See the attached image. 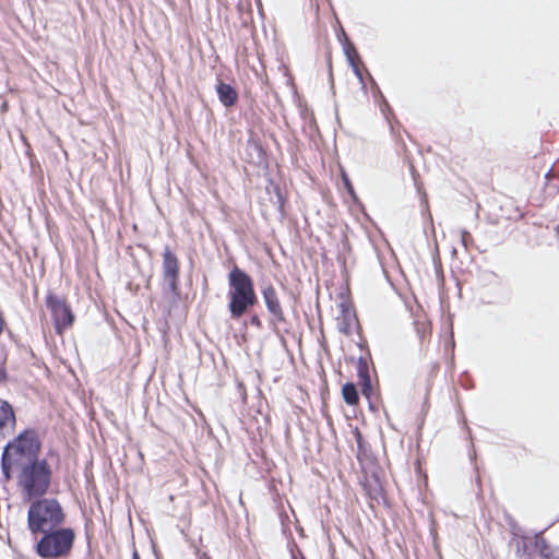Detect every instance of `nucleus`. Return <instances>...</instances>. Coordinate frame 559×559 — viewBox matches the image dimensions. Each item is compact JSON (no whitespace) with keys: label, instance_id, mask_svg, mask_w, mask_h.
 <instances>
[{"label":"nucleus","instance_id":"obj_1","mask_svg":"<svg viewBox=\"0 0 559 559\" xmlns=\"http://www.w3.org/2000/svg\"><path fill=\"white\" fill-rule=\"evenodd\" d=\"M228 311L233 320H239L258 304L252 277L235 265L228 273Z\"/></svg>","mask_w":559,"mask_h":559},{"label":"nucleus","instance_id":"obj_2","mask_svg":"<svg viewBox=\"0 0 559 559\" xmlns=\"http://www.w3.org/2000/svg\"><path fill=\"white\" fill-rule=\"evenodd\" d=\"M66 512L57 498L35 497L27 510L26 524L33 538L40 533L63 525Z\"/></svg>","mask_w":559,"mask_h":559},{"label":"nucleus","instance_id":"obj_3","mask_svg":"<svg viewBox=\"0 0 559 559\" xmlns=\"http://www.w3.org/2000/svg\"><path fill=\"white\" fill-rule=\"evenodd\" d=\"M39 536L34 545V551L41 559L69 558L76 538L74 528L63 525L45 531Z\"/></svg>","mask_w":559,"mask_h":559},{"label":"nucleus","instance_id":"obj_4","mask_svg":"<svg viewBox=\"0 0 559 559\" xmlns=\"http://www.w3.org/2000/svg\"><path fill=\"white\" fill-rule=\"evenodd\" d=\"M52 471L46 459L27 461L19 475V485L29 498L45 496L50 487Z\"/></svg>","mask_w":559,"mask_h":559},{"label":"nucleus","instance_id":"obj_5","mask_svg":"<svg viewBox=\"0 0 559 559\" xmlns=\"http://www.w3.org/2000/svg\"><path fill=\"white\" fill-rule=\"evenodd\" d=\"M45 304L51 313L55 330L58 334H61L66 329L72 326L74 313L66 298L49 292L46 296Z\"/></svg>","mask_w":559,"mask_h":559},{"label":"nucleus","instance_id":"obj_6","mask_svg":"<svg viewBox=\"0 0 559 559\" xmlns=\"http://www.w3.org/2000/svg\"><path fill=\"white\" fill-rule=\"evenodd\" d=\"M3 449H7L8 452H10V449H14L16 454L25 456L27 461H31L38 459L41 441L34 429L27 428L9 441Z\"/></svg>","mask_w":559,"mask_h":559},{"label":"nucleus","instance_id":"obj_7","mask_svg":"<svg viewBox=\"0 0 559 559\" xmlns=\"http://www.w3.org/2000/svg\"><path fill=\"white\" fill-rule=\"evenodd\" d=\"M163 280L174 298L180 296L179 280V261L177 255L166 246L163 251Z\"/></svg>","mask_w":559,"mask_h":559},{"label":"nucleus","instance_id":"obj_8","mask_svg":"<svg viewBox=\"0 0 559 559\" xmlns=\"http://www.w3.org/2000/svg\"><path fill=\"white\" fill-rule=\"evenodd\" d=\"M261 294L271 316L270 323L274 326V330H276L278 324H286L287 321L274 286L272 284L263 286Z\"/></svg>","mask_w":559,"mask_h":559},{"label":"nucleus","instance_id":"obj_9","mask_svg":"<svg viewBox=\"0 0 559 559\" xmlns=\"http://www.w3.org/2000/svg\"><path fill=\"white\" fill-rule=\"evenodd\" d=\"M370 81L372 83V96H373L376 103H378L381 114L388 121L392 134H395V126L401 127V123L395 119L393 109L391 108L389 102L386 100V98L382 94L380 87L378 86L377 82L374 81V79L371 75H370Z\"/></svg>","mask_w":559,"mask_h":559},{"label":"nucleus","instance_id":"obj_10","mask_svg":"<svg viewBox=\"0 0 559 559\" xmlns=\"http://www.w3.org/2000/svg\"><path fill=\"white\" fill-rule=\"evenodd\" d=\"M341 310V317L338 320V331L345 335H349L352 333V326L354 323H357L356 312L353 310L352 305L343 300L338 305Z\"/></svg>","mask_w":559,"mask_h":559},{"label":"nucleus","instance_id":"obj_11","mask_svg":"<svg viewBox=\"0 0 559 559\" xmlns=\"http://www.w3.org/2000/svg\"><path fill=\"white\" fill-rule=\"evenodd\" d=\"M16 417L13 406L5 400L0 399V440L5 438L4 430L8 427L14 428Z\"/></svg>","mask_w":559,"mask_h":559},{"label":"nucleus","instance_id":"obj_12","mask_svg":"<svg viewBox=\"0 0 559 559\" xmlns=\"http://www.w3.org/2000/svg\"><path fill=\"white\" fill-rule=\"evenodd\" d=\"M216 93L219 102L227 108L233 107L238 100V93L234 86L223 81L216 84Z\"/></svg>","mask_w":559,"mask_h":559},{"label":"nucleus","instance_id":"obj_13","mask_svg":"<svg viewBox=\"0 0 559 559\" xmlns=\"http://www.w3.org/2000/svg\"><path fill=\"white\" fill-rule=\"evenodd\" d=\"M338 40L342 44L343 52L346 57L347 62L357 60L359 61L360 57L355 47V45L349 40L348 36L344 31H342V36H338Z\"/></svg>","mask_w":559,"mask_h":559},{"label":"nucleus","instance_id":"obj_14","mask_svg":"<svg viewBox=\"0 0 559 559\" xmlns=\"http://www.w3.org/2000/svg\"><path fill=\"white\" fill-rule=\"evenodd\" d=\"M342 396L344 402L349 406H355L359 402V392L354 382H346L342 386Z\"/></svg>","mask_w":559,"mask_h":559},{"label":"nucleus","instance_id":"obj_15","mask_svg":"<svg viewBox=\"0 0 559 559\" xmlns=\"http://www.w3.org/2000/svg\"><path fill=\"white\" fill-rule=\"evenodd\" d=\"M544 531H540L539 533H536L534 535V538H532V548L536 551L538 550V554L542 557H546L547 554L552 551L551 547L547 543V540L542 536Z\"/></svg>","mask_w":559,"mask_h":559},{"label":"nucleus","instance_id":"obj_16","mask_svg":"<svg viewBox=\"0 0 559 559\" xmlns=\"http://www.w3.org/2000/svg\"><path fill=\"white\" fill-rule=\"evenodd\" d=\"M515 554L518 559H536L535 550L530 542H516Z\"/></svg>","mask_w":559,"mask_h":559},{"label":"nucleus","instance_id":"obj_17","mask_svg":"<svg viewBox=\"0 0 559 559\" xmlns=\"http://www.w3.org/2000/svg\"><path fill=\"white\" fill-rule=\"evenodd\" d=\"M12 466L13 460L10 452L7 449H3L1 455V472L2 476L5 480H10L12 478Z\"/></svg>","mask_w":559,"mask_h":559},{"label":"nucleus","instance_id":"obj_18","mask_svg":"<svg viewBox=\"0 0 559 559\" xmlns=\"http://www.w3.org/2000/svg\"><path fill=\"white\" fill-rule=\"evenodd\" d=\"M353 433L357 443V457L360 460L361 455H365L367 452V442L358 428H355Z\"/></svg>","mask_w":559,"mask_h":559},{"label":"nucleus","instance_id":"obj_19","mask_svg":"<svg viewBox=\"0 0 559 559\" xmlns=\"http://www.w3.org/2000/svg\"><path fill=\"white\" fill-rule=\"evenodd\" d=\"M341 179H342L343 187L346 190V192L348 193V195H350L354 201H357L358 197L355 192L352 180H350L349 176L347 175V173L345 171V169H343V168L341 169Z\"/></svg>","mask_w":559,"mask_h":559},{"label":"nucleus","instance_id":"obj_20","mask_svg":"<svg viewBox=\"0 0 559 559\" xmlns=\"http://www.w3.org/2000/svg\"><path fill=\"white\" fill-rule=\"evenodd\" d=\"M510 532L513 536V542L516 544V542H530L532 543V537L527 536L524 531L516 524H511Z\"/></svg>","mask_w":559,"mask_h":559},{"label":"nucleus","instance_id":"obj_21","mask_svg":"<svg viewBox=\"0 0 559 559\" xmlns=\"http://www.w3.org/2000/svg\"><path fill=\"white\" fill-rule=\"evenodd\" d=\"M357 377L359 380L370 378L368 361L362 356L357 360Z\"/></svg>","mask_w":559,"mask_h":559},{"label":"nucleus","instance_id":"obj_22","mask_svg":"<svg viewBox=\"0 0 559 559\" xmlns=\"http://www.w3.org/2000/svg\"><path fill=\"white\" fill-rule=\"evenodd\" d=\"M359 384H360V389H361V394L368 401H370V397H372V394H373L371 378L359 380Z\"/></svg>","mask_w":559,"mask_h":559},{"label":"nucleus","instance_id":"obj_23","mask_svg":"<svg viewBox=\"0 0 559 559\" xmlns=\"http://www.w3.org/2000/svg\"><path fill=\"white\" fill-rule=\"evenodd\" d=\"M358 62L359 61L354 60V61L348 62V64L352 68L356 78L358 79L359 83L361 84V88L364 91H366V83H365L364 74H362V71H361Z\"/></svg>","mask_w":559,"mask_h":559},{"label":"nucleus","instance_id":"obj_24","mask_svg":"<svg viewBox=\"0 0 559 559\" xmlns=\"http://www.w3.org/2000/svg\"><path fill=\"white\" fill-rule=\"evenodd\" d=\"M469 459L472 461V463H474V471L476 472V476H475V483L477 485V488H478V491H477V496L481 495V479H480V476L478 474V466L477 464L475 463L476 461V452L473 450V452L469 453Z\"/></svg>","mask_w":559,"mask_h":559},{"label":"nucleus","instance_id":"obj_25","mask_svg":"<svg viewBox=\"0 0 559 559\" xmlns=\"http://www.w3.org/2000/svg\"><path fill=\"white\" fill-rule=\"evenodd\" d=\"M7 361V353L4 348L0 350V382H4L8 379V373L4 368V364Z\"/></svg>","mask_w":559,"mask_h":559},{"label":"nucleus","instance_id":"obj_26","mask_svg":"<svg viewBox=\"0 0 559 559\" xmlns=\"http://www.w3.org/2000/svg\"><path fill=\"white\" fill-rule=\"evenodd\" d=\"M461 242L465 249H468V247L473 243V237L469 231L465 229L461 231Z\"/></svg>","mask_w":559,"mask_h":559},{"label":"nucleus","instance_id":"obj_27","mask_svg":"<svg viewBox=\"0 0 559 559\" xmlns=\"http://www.w3.org/2000/svg\"><path fill=\"white\" fill-rule=\"evenodd\" d=\"M249 323L252 326L257 328L258 330H262L263 329L262 321H261L260 316L258 313H253V314L250 316Z\"/></svg>","mask_w":559,"mask_h":559},{"label":"nucleus","instance_id":"obj_28","mask_svg":"<svg viewBox=\"0 0 559 559\" xmlns=\"http://www.w3.org/2000/svg\"><path fill=\"white\" fill-rule=\"evenodd\" d=\"M290 555H292V559H306L305 556L302 555L301 550L297 547L296 544H293V546L290 548Z\"/></svg>","mask_w":559,"mask_h":559},{"label":"nucleus","instance_id":"obj_29","mask_svg":"<svg viewBox=\"0 0 559 559\" xmlns=\"http://www.w3.org/2000/svg\"><path fill=\"white\" fill-rule=\"evenodd\" d=\"M415 325H416V332L418 334V337L421 341H424L426 337V334H427V328L424 324L419 325L417 322L415 323Z\"/></svg>","mask_w":559,"mask_h":559},{"label":"nucleus","instance_id":"obj_30","mask_svg":"<svg viewBox=\"0 0 559 559\" xmlns=\"http://www.w3.org/2000/svg\"><path fill=\"white\" fill-rule=\"evenodd\" d=\"M435 269H436L437 278L440 282V284H442L444 281V277H443V272H442L440 263L435 262Z\"/></svg>","mask_w":559,"mask_h":559},{"label":"nucleus","instance_id":"obj_31","mask_svg":"<svg viewBox=\"0 0 559 559\" xmlns=\"http://www.w3.org/2000/svg\"><path fill=\"white\" fill-rule=\"evenodd\" d=\"M381 489V486L377 483V486L374 488L369 487L368 495L371 499H377L378 491Z\"/></svg>","mask_w":559,"mask_h":559},{"label":"nucleus","instance_id":"obj_32","mask_svg":"<svg viewBox=\"0 0 559 559\" xmlns=\"http://www.w3.org/2000/svg\"><path fill=\"white\" fill-rule=\"evenodd\" d=\"M253 146H254V150L257 151L258 153V156H259V159L261 160L264 156V151L262 148V146L255 142H253Z\"/></svg>","mask_w":559,"mask_h":559},{"label":"nucleus","instance_id":"obj_33","mask_svg":"<svg viewBox=\"0 0 559 559\" xmlns=\"http://www.w3.org/2000/svg\"><path fill=\"white\" fill-rule=\"evenodd\" d=\"M540 559H559V551L552 550L546 555V557H542Z\"/></svg>","mask_w":559,"mask_h":559},{"label":"nucleus","instance_id":"obj_34","mask_svg":"<svg viewBox=\"0 0 559 559\" xmlns=\"http://www.w3.org/2000/svg\"><path fill=\"white\" fill-rule=\"evenodd\" d=\"M277 201L280 203V210H282L284 206V198L280 191L277 192Z\"/></svg>","mask_w":559,"mask_h":559},{"label":"nucleus","instance_id":"obj_35","mask_svg":"<svg viewBox=\"0 0 559 559\" xmlns=\"http://www.w3.org/2000/svg\"><path fill=\"white\" fill-rule=\"evenodd\" d=\"M369 403V408L372 411V412H376L377 411V407L374 405V403L372 402V397H370V401H368Z\"/></svg>","mask_w":559,"mask_h":559},{"label":"nucleus","instance_id":"obj_36","mask_svg":"<svg viewBox=\"0 0 559 559\" xmlns=\"http://www.w3.org/2000/svg\"><path fill=\"white\" fill-rule=\"evenodd\" d=\"M198 559H211V557L206 552H201L198 555Z\"/></svg>","mask_w":559,"mask_h":559},{"label":"nucleus","instance_id":"obj_37","mask_svg":"<svg viewBox=\"0 0 559 559\" xmlns=\"http://www.w3.org/2000/svg\"><path fill=\"white\" fill-rule=\"evenodd\" d=\"M132 559H141V557L135 548L132 551Z\"/></svg>","mask_w":559,"mask_h":559},{"label":"nucleus","instance_id":"obj_38","mask_svg":"<svg viewBox=\"0 0 559 559\" xmlns=\"http://www.w3.org/2000/svg\"><path fill=\"white\" fill-rule=\"evenodd\" d=\"M153 551H154V555H155V558L156 559H162L160 558V555L158 554L157 549L155 548V546H153Z\"/></svg>","mask_w":559,"mask_h":559},{"label":"nucleus","instance_id":"obj_39","mask_svg":"<svg viewBox=\"0 0 559 559\" xmlns=\"http://www.w3.org/2000/svg\"><path fill=\"white\" fill-rule=\"evenodd\" d=\"M463 386H464L466 390L473 389V384H469V383H466V385H465V384H463Z\"/></svg>","mask_w":559,"mask_h":559},{"label":"nucleus","instance_id":"obj_40","mask_svg":"<svg viewBox=\"0 0 559 559\" xmlns=\"http://www.w3.org/2000/svg\"><path fill=\"white\" fill-rule=\"evenodd\" d=\"M463 386H464L466 390L473 389V384H469V383H466V385H465V384H463Z\"/></svg>","mask_w":559,"mask_h":559},{"label":"nucleus","instance_id":"obj_41","mask_svg":"<svg viewBox=\"0 0 559 559\" xmlns=\"http://www.w3.org/2000/svg\"><path fill=\"white\" fill-rule=\"evenodd\" d=\"M329 74H330V79H331V81H332L333 79H332V66H331V64H330V71H329Z\"/></svg>","mask_w":559,"mask_h":559}]
</instances>
